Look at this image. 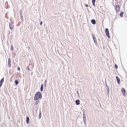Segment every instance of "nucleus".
I'll return each instance as SVG.
<instances>
[{"mask_svg": "<svg viewBox=\"0 0 127 127\" xmlns=\"http://www.w3.org/2000/svg\"><path fill=\"white\" fill-rule=\"evenodd\" d=\"M92 38L94 40V43L95 44H97V42L96 41V38H95V35L94 34H92Z\"/></svg>", "mask_w": 127, "mask_h": 127, "instance_id": "6", "label": "nucleus"}, {"mask_svg": "<svg viewBox=\"0 0 127 127\" xmlns=\"http://www.w3.org/2000/svg\"><path fill=\"white\" fill-rule=\"evenodd\" d=\"M20 16H21L22 15V11L21 10H20Z\"/></svg>", "mask_w": 127, "mask_h": 127, "instance_id": "21", "label": "nucleus"}, {"mask_svg": "<svg viewBox=\"0 0 127 127\" xmlns=\"http://www.w3.org/2000/svg\"><path fill=\"white\" fill-rule=\"evenodd\" d=\"M95 0H92V2L93 5L95 7Z\"/></svg>", "mask_w": 127, "mask_h": 127, "instance_id": "15", "label": "nucleus"}, {"mask_svg": "<svg viewBox=\"0 0 127 127\" xmlns=\"http://www.w3.org/2000/svg\"><path fill=\"white\" fill-rule=\"evenodd\" d=\"M116 12H119L120 11V8L119 4L116 5Z\"/></svg>", "mask_w": 127, "mask_h": 127, "instance_id": "4", "label": "nucleus"}, {"mask_svg": "<svg viewBox=\"0 0 127 127\" xmlns=\"http://www.w3.org/2000/svg\"><path fill=\"white\" fill-rule=\"evenodd\" d=\"M80 101L79 100L77 99L75 100V102L76 104L77 105H79L80 104Z\"/></svg>", "mask_w": 127, "mask_h": 127, "instance_id": "11", "label": "nucleus"}, {"mask_svg": "<svg viewBox=\"0 0 127 127\" xmlns=\"http://www.w3.org/2000/svg\"><path fill=\"white\" fill-rule=\"evenodd\" d=\"M85 6L87 7H88L89 6L88 5V4H85Z\"/></svg>", "mask_w": 127, "mask_h": 127, "instance_id": "30", "label": "nucleus"}, {"mask_svg": "<svg viewBox=\"0 0 127 127\" xmlns=\"http://www.w3.org/2000/svg\"><path fill=\"white\" fill-rule=\"evenodd\" d=\"M21 16V22H22V21L23 20V16Z\"/></svg>", "mask_w": 127, "mask_h": 127, "instance_id": "25", "label": "nucleus"}, {"mask_svg": "<svg viewBox=\"0 0 127 127\" xmlns=\"http://www.w3.org/2000/svg\"><path fill=\"white\" fill-rule=\"evenodd\" d=\"M20 68L19 67H18L17 70H18L20 71Z\"/></svg>", "mask_w": 127, "mask_h": 127, "instance_id": "31", "label": "nucleus"}, {"mask_svg": "<svg viewBox=\"0 0 127 127\" xmlns=\"http://www.w3.org/2000/svg\"><path fill=\"white\" fill-rule=\"evenodd\" d=\"M39 102V101L38 100H37L36 101L35 103H34L36 105H37L38 104V103Z\"/></svg>", "mask_w": 127, "mask_h": 127, "instance_id": "20", "label": "nucleus"}, {"mask_svg": "<svg viewBox=\"0 0 127 127\" xmlns=\"http://www.w3.org/2000/svg\"><path fill=\"white\" fill-rule=\"evenodd\" d=\"M4 79L3 78H2L0 81V88L2 86L3 83L4 82Z\"/></svg>", "mask_w": 127, "mask_h": 127, "instance_id": "9", "label": "nucleus"}, {"mask_svg": "<svg viewBox=\"0 0 127 127\" xmlns=\"http://www.w3.org/2000/svg\"><path fill=\"white\" fill-rule=\"evenodd\" d=\"M116 78L117 79V81L118 84L120 83V79L117 76L116 77Z\"/></svg>", "mask_w": 127, "mask_h": 127, "instance_id": "10", "label": "nucleus"}, {"mask_svg": "<svg viewBox=\"0 0 127 127\" xmlns=\"http://www.w3.org/2000/svg\"><path fill=\"white\" fill-rule=\"evenodd\" d=\"M123 8H124V10H125V9H124V7H123Z\"/></svg>", "mask_w": 127, "mask_h": 127, "instance_id": "35", "label": "nucleus"}, {"mask_svg": "<svg viewBox=\"0 0 127 127\" xmlns=\"http://www.w3.org/2000/svg\"><path fill=\"white\" fill-rule=\"evenodd\" d=\"M124 14V12L123 11L121 12L120 13V15L121 17H123V15Z\"/></svg>", "mask_w": 127, "mask_h": 127, "instance_id": "17", "label": "nucleus"}, {"mask_svg": "<svg viewBox=\"0 0 127 127\" xmlns=\"http://www.w3.org/2000/svg\"><path fill=\"white\" fill-rule=\"evenodd\" d=\"M42 97V95L41 93L40 92H38L36 93L34 96V99L35 100H36L39 99H41Z\"/></svg>", "mask_w": 127, "mask_h": 127, "instance_id": "1", "label": "nucleus"}, {"mask_svg": "<svg viewBox=\"0 0 127 127\" xmlns=\"http://www.w3.org/2000/svg\"><path fill=\"white\" fill-rule=\"evenodd\" d=\"M86 112V110H85L83 112V121L85 124L86 123V116L85 115V112Z\"/></svg>", "mask_w": 127, "mask_h": 127, "instance_id": "3", "label": "nucleus"}, {"mask_svg": "<svg viewBox=\"0 0 127 127\" xmlns=\"http://www.w3.org/2000/svg\"><path fill=\"white\" fill-rule=\"evenodd\" d=\"M107 93H109V90L108 89L107 90Z\"/></svg>", "mask_w": 127, "mask_h": 127, "instance_id": "28", "label": "nucleus"}, {"mask_svg": "<svg viewBox=\"0 0 127 127\" xmlns=\"http://www.w3.org/2000/svg\"><path fill=\"white\" fill-rule=\"evenodd\" d=\"M5 5H6V8H8L7 5H8V3L7 1L5 2Z\"/></svg>", "mask_w": 127, "mask_h": 127, "instance_id": "22", "label": "nucleus"}, {"mask_svg": "<svg viewBox=\"0 0 127 127\" xmlns=\"http://www.w3.org/2000/svg\"><path fill=\"white\" fill-rule=\"evenodd\" d=\"M43 84H42L41 85V87H40V90L41 91V92H42L43 90Z\"/></svg>", "mask_w": 127, "mask_h": 127, "instance_id": "16", "label": "nucleus"}, {"mask_svg": "<svg viewBox=\"0 0 127 127\" xmlns=\"http://www.w3.org/2000/svg\"><path fill=\"white\" fill-rule=\"evenodd\" d=\"M123 95L124 96H126V90L124 88H122L121 90Z\"/></svg>", "mask_w": 127, "mask_h": 127, "instance_id": "5", "label": "nucleus"}, {"mask_svg": "<svg viewBox=\"0 0 127 127\" xmlns=\"http://www.w3.org/2000/svg\"><path fill=\"white\" fill-rule=\"evenodd\" d=\"M91 22L94 25H95L96 24V21L94 19H92L91 20Z\"/></svg>", "mask_w": 127, "mask_h": 127, "instance_id": "12", "label": "nucleus"}, {"mask_svg": "<svg viewBox=\"0 0 127 127\" xmlns=\"http://www.w3.org/2000/svg\"><path fill=\"white\" fill-rule=\"evenodd\" d=\"M114 67L116 69H117L118 68V65L117 64H115L114 65Z\"/></svg>", "mask_w": 127, "mask_h": 127, "instance_id": "24", "label": "nucleus"}, {"mask_svg": "<svg viewBox=\"0 0 127 127\" xmlns=\"http://www.w3.org/2000/svg\"><path fill=\"white\" fill-rule=\"evenodd\" d=\"M105 85H106V87H108V86L107 85V83L106 82H105Z\"/></svg>", "mask_w": 127, "mask_h": 127, "instance_id": "26", "label": "nucleus"}, {"mask_svg": "<svg viewBox=\"0 0 127 127\" xmlns=\"http://www.w3.org/2000/svg\"><path fill=\"white\" fill-rule=\"evenodd\" d=\"M105 31L107 36L108 38H110V36L109 35V31L108 29L107 28H106L105 29Z\"/></svg>", "mask_w": 127, "mask_h": 127, "instance_id": "2", "label": "nucleus"}, {"mask_svg": "<svg viewBox=\"0 0 127 127\" xmlns=\"http://www.w3.org/2000/svg\"><path fill=\"white\" fill-rule=\"evenodd\" d=\"M14 25L12 23H10L9 24V27L10 29V30H12V29L14 28Z\"/></svg>", "mask_w": 127, "mask_h": 127, "instance_id": "7", "label": "nucleus"}, {"mask_svg": "<svg viewBox=\"0 0 127 127\" xmlns=\"http://www.w3.org/2000/svg\"><path fill=\"white\" fill-rule=\"evenodd\" d=\"M47 82V79L45 80L44 81V86L45 87H46Z\"/></svg>", "mask_w": 127, "mask_h": 127, "instance_id": "19", "label": "nucleus"}, {"mask_svg": "<svg viewBox=\"0 0 127 127\" xmlns=\"http://www.w3.org/2000/svg\"><path fill=\"white\" fill-rule=\"evenodd\" d=\"M42 21H41L40 23V25H42Z\"/></svg>", "mask_w": 127, "mask_h": 127, "instance_id": "27", "label": "nucleus"}, {"mask_svg": "<svg viewBox=\"0 0 127 127\" xmlns=\"http://www.w3.org/2000/svg\"><path fill=\"white\" fill-rule=\"evenodd\" d=\"M77 94H78V95H79V93L78 92V91H77Z\"/></svg>", "mask_w": 127, "mask_h": 127, "instance_id": "34", "label": "nucleus"}, {"mask_svg": "<svg viewBox=\"0 0 127 127\" xmlns=\"http://www.w3.org/2000/svg\"><path fill=\"white\" fill-rule=\"evenodd\" d=\"M26 123L27 124H29V118L28 117H26Z\"/></svg>", "mask_w": 127, "mask_h": 127, "instance_id": "13", "label": "nucleus"}, {"mask_svg": "<svg viewBox=\"0 0 127 127\" xmlns=\"http://www.w3.org/2000/svg\"><path fill=\"white\" fill-rule=\"evenodd\" d=\"M11 60L10 58H9L8 60V66L10 68L11 66Z\"/></svg>", "mask_w": 127, "mask_h": 127, "instance_id": "8", "label": "nucleus"}, {"mask_svg": "<svg viewBox=\"0 0 127 127\" xmlns=\"http://www.w3.org/2000/svg\"><path fill=\"white\" fill-rule=\"evenodd\" d=\"M27 69L28 70H30V69L29 67V66H28L27 67Z\"/></svg>", "mask_w": 127, "mask_h": 127, "instance_id": "29", "label": "nucleus"}, {"mask_svg": "<svg viewBox=\"0 0 127 127\" xmlns=\"http://www.w3.org/2000/svg\"><path fill=\"white\" fill-rule=\"evenodd\" d=\"M107 87V88H106V89L107 90V89H108V90H109V87H108H108Z\"/></svg>", "mask_w": 127, "mask_h": 127, "instance_id": "33", "label": "nucleus"}, {"mask_svg": "<svg viewBox=\"0 0 127 127\" xmlns=\"http://www.w3.org/2000/svg\"><path fill=\"white\" fill-rule=\"evenodd\" d=\"M39 119H40L41 117V112L40 111V112L39 113Z\"/></svg>", "mask_w": 127, "mask_h": 127, "instance_id": "18", "label": "nucleus"}, {"mask_svg": "<svg viewBox=\"0 0 127 127\" xmlns=\"http://www.w3.org/2000/svg\"><path fill=\"white\" fill-rule=\"evenodd\" d=\"M11 50H13V49H14L13 47L11 45Z\"/></svg>", "mask_w": 127, "mask_h": 127, "instance_id": "23", "label": "nucleus"}, {"mask_svg": "<svg viewBox=\"0 0 127 127\" xmlns=\"http://www.w3.org/2000/svg\"><path fill=\"white\" fill-rule=\"evenodd\" d=\"M107 95H108L109 96V93H107Z\"/></svg>", "mask_w": 127, "mask_h": 127, "instance_id": "32", "label": "nucleus"}, {"mask_svg": "<svg viewBox=\"0 0 127 127\" xmlns=\"http://www.w3.org/2000/svg\"><path fill=\"white\" fill-rule=\"evenodd\" d=\"M15 84L16 85H18L19 83L18 80L17 79L15 80Z\"/></svg>", "mask_w": 127, "mask_h": 127, "instance_id": "14", "label": "nucleus"}]
</instances>
